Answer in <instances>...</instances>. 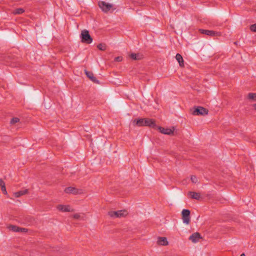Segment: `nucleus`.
<instances>
[{"instance_id": "obj_1", "label": "nucleus", "mask_w": 256, "mask_h": 256, "mask_svg": "<svg viewBox=\"0 0 256 256\" xmlns=\"http://www.w3.org/2000/svg\"><path fill=\"white\" fill-rule=\"evenodd\" d=\"M134 123H135L138 126H148L152 128H156V125L155 123V121L151 118H140L138 120H134Z\"/></svg>"}, {"instance_id": "obj_2", "label": "nucleus", "mask_w": 256, "mask_h": 256, "mask_svg": "<svg viewBox=\"0 0 256 256\" xmlns=\"http://www.w3.org/2000/svg\"><path fill=\"white\" fill-rule=\"evenodd\" d=\"M80 38L82 43L90 44L92 42V38L90 36L88 31L86 30H84L81 32Z\"/></svg>"}, {"instance_id": "obj_3", "label": "nucleus", "mask_w": 256, "mask_h": 256, "mask_svg": "<svg viewBox=\"0 0 256 256\" xmlns=\"http://www.w3.org/2000/svg\"><path fill=\"white\" fill-rule=\"evenodd\" d=\"M128 212L126 210H121L118 211H110L108 214L112 218H122L127 216Z\"/></svg>"}, {"instance_id": "obj_4", "label": "nucleus", "mask_w": 256, "mask_h": 256, "mask_svg": "<svg viewBox=\"0 0 256 256\" xmlns=\"http://www.w3.org/2000/svg\"><path fill=\"white\" fill-rule=\"evenodd\" d=\"M194 109L192 114L194 116H204L206 115L208 112V110L200 106H196L194 108Z\"/></svg>"}, {"instance_id": "obj_5", "label": "nucleus", "mask_w": 256, "mask_h": 256, "mask_svg": "<svg viewBox=\"0 0 256 256\" xmlns=\"http://www.w3.org/2000/svg\"><path fill=\"white\" fill-rule=\"evenodd\" d=\"M190 211L188 210L184 209L182 212L183 222L188 224L190 221Z\"/></svg>"}, {"instance_id": "obj_6", "label": "nucleus", "mask_w": 256, "mask_h": 256, "mask_svg": "<svg viewBox=\"0 0 256 256\" xmlns=\"http://www.w3.org/2000/svg\"><path fill=\"white\" fill-rule=\"evenodd\" d=\"M98 6L102 10L105 12L109 11L113 7L112 4L106 3L104 1L100 2Z\"/></svg>"}, {"instance_id": "obj_7", "label": "nucleus", "mask_w": 256, "mask_h": 256, "mask_svg": "<svg viewBox=\"0 0 256 256\" xmlns=\"http://www.w3.org/2000/svg\"><path fill=\"white\" fill-rule=\"evenodd\" d=\"M199 31L202 34H204L211 36H220L221 35V33L220 32L214 30L200 29Z\"/></svg>"}, {"instance_id": "obj_8", "label": "nucleus", "mask_w": 256, "mask_h": 256, "mask_svg": "<svg viewBox=\"0 0 256 256\" xmlns=\"http://www.w3.org/2000/svg\"><path fill=\"white\" fill-rule=\"evenodd\" d=\"M156 128H158L162 134L168 135L172 134L174 132V128H164L162 126H157Z\"/></svg>"}, {"instance_id": "obj_9", "label": "nucleus", "mask_w": 256, "mask_h": 256, "mask_svg": "<svg viewBox=\"0 0 256 256\" xmlns=\"http://www.w3.org/2000/svg\"><path fill=\"white\" fill-rule=\"evenodd\" d=\"M202 238L200 234L198 232H194L192 234L190 237L189 239L193 242H198L200 239Z\"/></svg>"}, {"instance_id": "obj_10", "label": "nucleus", "mask_w": 256, "mask_h": 256, "mask_svg": "<svg viewBox=\"0 0 256 256\" xmlns=\"http://www.w3.org/2000/svg\"><path fill=\"white\" fill-rule=\"evenodd\" d=\"M85 74L86 76L94 83L100 84L99 81L94 76L92 72L85 70Z\"/></svg>"}, {"instance_id": "obj_11", "label": "nucleus", "mask_w": 256, "mask_h": 256, "mask_svg": "<svg viewBox=\"0 0 256 256\" xmlns=\"http://www.w3.org/2000/svg\"><path fill=\"white\" fill-rule=\"evenodd\" d=\"M64 192L67 194H77L78 193V190L73 187H68L64 189Z\"/></svg>"}, {"instance_id": "obj_12", "label": "nucleus", "mask_w": 256, "mask_h": 256, "mask_svg": "<svg viewBox=\"0 0 256 256\" xmlns=\"http://www.w3.org/2000/svg\"><path fill=\"white\" fill-rule=\"evenodd\" d=\"M57 208L62 212H70V208L69 206L68 205H62L59 204L57 206Z\"/></svg>"}, {"instance_id": "obj_13", "label": "nucleus", "mask_w": 256, "mask_h": 256, "mask_svg": "<svg viewBox=\"0 0 256 256\" xmlns=\"http://www.w3.org/2000/svg\"><path fill=\"white\" fill-rule=\"evenodd\" d=\"M188 195L192 199L198 200L200 198V193L194 192H189Z\"/></svg>"}, {"instance_id": "obj_14", "label": "nucleus", "mask_w": 256, "mask_h": 256, "mask_svg": "<svg viewBox=\"0 0 256 256\" xmlns=\"http://www.w3.org/2000/svg\"><path fill=\"white\" fill-rule=\"evenodd\" d=\"M158 244L161 246H167L168 242L167 238L165 237H160L158 240Z\"/></svg>"}, {"instance_id": "obj_15", "label": "nucleus", "mask_w": 256, "mask_h": 256, "mask_svg": "<svg viewBox=\"0 0 256 256\" xmlns=\"http://www.w3.org/2000/svg\"><path fill=\"white\" fill-rule=\"evenodd\" d=\"M176 58L179 63V64L180 66H184V60L182 56L180 54H177L176 56Z\"/></svg>"}, {"instance_id": "obj_16", "label": "nucleus", "mask_w": 256, "mask_h": 256, "mask_svg": "<svg viewBox=\"0 0 256 256\" xmlns=\"http://www.w3.org/2000/svg\"><path fill=\"white\" fill-rule=\"evenodd\" d=\"M130 57L134 60H139L142 58V56L140 54L132 53Z\"/></svg>"}, {"instance_id": "obj_17", "label": "nucleus", "mask_w": 256, "mask_h": 256, "mask_svg": "<svg viewBox=\"0 0 256 256\" xmlns=\"http://www.w3.org/2000/svg\"><path fill=\"white\" fill-rule=\"evenodd\" d=\"M28 192V190L27 189L20 190L17 192H16L14 193V195L16 198H18L22 196H23L26 194H27Z\"/></svg>"}, {"instance_id": "obj_18", "label": "nucleus", "mask_w": 256, "mask_h": 256, "mask_svg": "<svg viewBox=\"0 0 256 256\" xmlns=\"http://www.w3.org/2000/svg\"><path fill=\"white\" fill-rule=\"evenodd\" d=\"M8 228L10 230H12V232H18L19 227L17 226H16L10 225L8 226Z\"/></svg>"}, {"instance_id": "obj_19", "label": "nucleus", "mask_w": 256, "mask_h": 256, "mask_svg": "<svg viewBox=\"0 0 256 256\" xmlns=\"http://www.w3.org/2000/svg\"><path fill=\"white\" fill-rule=\"evenodd\" d=\"M24 12V10L22 8H18L14 10L13 12V14H22Z\"/></svg>"}, {"instance_id": "obj_20", "label": "nucleus", "mask_w": 256, "mask_h": 256, "mask_svg": "<svg viewBox=\"0 0 256 256\" xmlns=\"http://www.w3.org/2000/svg\"><path fill=\"white\" fill-rule=\"evenodd\" d=\"M248 98L252 100H256V93H249L248 95Z\"/></svg>"}, {"instance_id": "obj_21", "label": "nucleus", "mask_w": 256, "mask_h": 256, "mask_svg": "<svg viewBox=\"0 0 256 256\" xmlns=\"http://www.w3.org/2000/svg\"><path fill=\"white\" fill-rule=\"evenodd\" d=\"M97 48L100 50H106V45L104 44H100L97 46Z\"/></svg>"}, {"instance_id": "obj_22", "label": "nucleus", "mask_w": 256, "mask_h": 256, "mask_svg": "<svg viewBox=\"0 0 256 256\" xmlns=\"http://www.w3.org/2000/svg\"><path fill=\"white\" fill-rule=\"evenodd\" d=\"M20 120L19 118H12L10 120V124H14L18 122Z\"/></svg>"}, {"instance_id": "obj_23", "label": "nucleus", "mask_w": 256, "mask_h": 256, "mask_svg": "<svg viewBox=\"0 0 256 256\" xmlns=\"http://www.w3.org/2000/svg\"><path fill=\"white\" fill-rule=\"evenodd\" d=\"M250 30L251 31L256 32V24H253L250 26Z\"/></svg>"}, {"instance_id": "obj_24", "label": "nucleus", "mask_w": 256, "mask_h": 256, "mask_svg": "<svg viewBox=\"0 0 256 256\" xmlns=\"http://www.w3.org/2000/svg\"><path fill=\"white\" fill-rule=\"evenodd\" d=\"M191 180L194 183H196L198 182V178L195 176H191Z\"/></svg>"}, {"instance_id": "obj_25", "label": "nucleus", "mask_w": 256, "mask_h": 256, "mask_svg": "<svg viewBox=\"0 0 256 256\" xmlns=\"http://www.w3.org/2000/svg\"><path fill=\"white\" fill-rule=\"evenodd\" d=\"M28 231V230L25 228H20L19 227V229H18V232H26Z\"/></svg>"}, {"instance_id": "obj_26", "label": "nucleus", "mask_w": 256, "mask_h": 256, "mask_svg": "<svg viewBox=\"0 0 256 256\" xmlns=\"http://www.w3.org/2000/svg\"><path fill=\"white\" fill-rule=\"evenodd\" d=\"M80 217V215L78 214H76L73 215V218H74L75 219H79Z\"/></svg>"}, {"instance_id": "obj_27", "label": "nucleus", "mask_w": 256, "mask_h": 256, "mask_svg": "<svg viewBox=\"0 0 256 256\" xmlns=\"http://www.w3.org/2000/svg\"><path fill=\"white\" fill-rule=\"evenodd\" d=\"M5 186V183L4 182V180L2 179H0V187H4Z\"/></svg>"}, {"instance_id": "obj_28", "label": "nucleus", "mask_w": 256, "mask_h": 256, "mask_svg": "<svg viewBox=\"0 0 256 256\" xmlns=\"http://www.w3.org/2000/svg\"><path fill=\"white\" fill-rule=\"evenodd\" d=\"M1 189L4 194H7L6 186H4V187H1Z\"/></svg>"}, {"instance_id": "obj_29", "label": "nucleus", "mask_w": 256, "mask_h": 256, "mask_svg": "<svg viewBox=\"0 0 256 256\" xmlns=\"http://www.w3.org/2000/svg\"><path fill=\"white\" fill-rule=\"evenodd\" d=\"M122 60V58L120 56H117V57L115 58H114V60L116 62H120Z\"/></svg>"}, {"instance_id": "obj_30", "label": "nucleus", "mask_w": 256, "mask_h": 256, "mask_svg": "<svg viewBox=\"0 0 256 256\" xmlns=\"http://www.w3.org/2000/svg\"><path fill=\"white\" fill-rule=\"evenodd\" d=\"M252 106L255 110H256V104H252Z\"/></svg>"}, {"instance_id": "obj_31", "label": "nucleus", "mask_w": 256, "mask_h": 256, "mask_svg": "<svg viewBox=\"0 0 256 256\" xmlns=\"http://www.w3.org/2000/svg\"><path fill=\"white\" fill-rule=\"evenodd\" d=\"M240 256H245V254L244 253H242V254H240Z\"/></svg>"}]
</instances>
